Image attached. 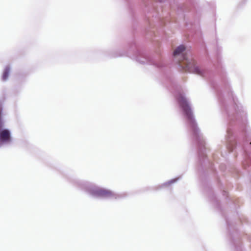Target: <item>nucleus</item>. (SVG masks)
I'll list each match as a JSON object with an SVG mask.
<instances>
[{
	"mask_svg": "<svg viewBox=\"0 0 251 251\" xmlns=\"http://www.w3.org/2000/svg\"><path fill=\"white\" fill-rule=\"evenodd\" d=\"M10 132L7 129H4L0 132V140L2 141H9L10 140Z\"/></svg>",
	"mask_w": 251,
	"mask_h": 251,
	"instance_id": "3",
	"label": "nucleus"
},
{
	"mask_svg": "<svg viewBox=\"0 0 251 251\" xmlns=\"http://www.w3.org/2000/svg\"><path fill=\"white\" fill-rule=\"evenodd\" d=\"M97 194L99 196L102 197H109L112 195L111 192L104 189L98 190L97 191Z\"/></svg>",
	"mask_w": 251,
	"mask_h": 251,
	"instance_id": "4",
	"label": "nucleus"
},
{
	"mask_svg": "<svg viewBox=\"0 0 251 251\" xmlns=\"http://www.w3.org/2000/svg\"><path fill=\"white\" fill-rule=\"evenodd\" d=\"M9 69H6L4 70L3 75H2V79L3 80H5L7 78L8 75H9Z\"/></svg>",
	"mask_w": 251,
	"mask_h": 251,
	"instance_id": "5",
	"label": "nucleus"
},
{
	"mask_svg": "<svg viewBox=\"0 0 251 251\" xmlns=\"http://www.w3.org/2000/svg\"><path fill=\"white\" fill-rule=\"evenodd\" d=\"M250 144H251V142L250 143Z\"/></svg>",
	"mask_w": 251,
	"mask_h": 251,
	"instance_id": "6",
	"label": "nucleus"
},
{
	"mask_svg": "<svg viewBox=\"0 0 251 251\" xmlns=\"http://www.w3.org/2000/svg\"><path fill=\"white\" fill-rule=\"evenodd\" d=\"M185 51V47L183 45H180L174 51L173 55L174 56L181 55V59L179 61V65L183 67L185 71L202 75V70L196 65L195 62L193 60L188 59V57H186V53H184Z\"/></svg>",
	"mask_w": 251,
	"mask_h": 251,
	"instance_id": "1",
	"label": "nucleus"
},
{
	"mask_svg": "<svg viewBox=\"0 0 251 251\" xmlns=\"http://www.w3.org/2000/svg\"><path fill=\"white\" fill-rule=\"evenodd\" d=\"M178 101L184 111L185 114L189 119H192V113L191 108L186 99L181 95L178 98Z\"/></svg>",
	"mask_w": 251,
	"mask_h": 251,
	"instance_id": "2",
	"label": "nucleus"
}]
</instances>
